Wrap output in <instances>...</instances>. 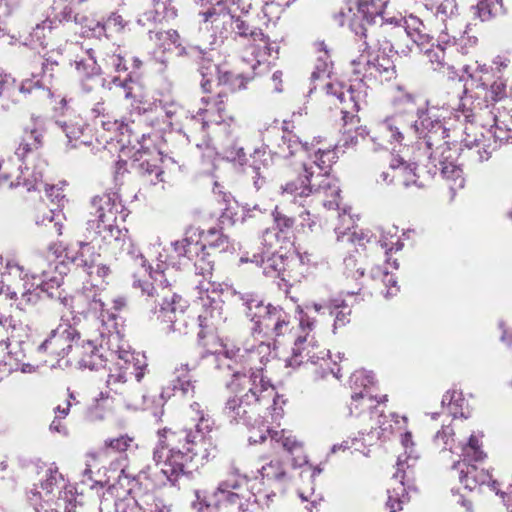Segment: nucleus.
Returning <instances> with one entry per match:
<instances>
[{
  "label": "nucleus",
  "instance_id": "nucleus-17",
  "mask_svg": "<svg viewBox=\"0 0 512 512\" xmlns=\"http://www.w3.org/2000/svg\"><path fill=\"white\" fill-rule=\"evenodd\" d=\"M247 479L237 470L231 472L226 479L222 480L213 491L206 506L214 507H235L238 512H249L255 504L250 503L243 494V488Z\"/></svg>",
  "mask_w": 512,
  "mask_h": 512
},
{
  "label": "nucleus",
  "instance_id": "nucleus-1",
  "mask_svg": "<svg viewBox=\"0 0 512 512\" xmlns=\"http://www.w3.org/2000/svg\"><path fill=\"white\" fill-rule=\"evenodd\" d=\"M396 111L379 123L381 134L390 143H401L406 137L416 138L414 159L421 163L432 177L440 175L450 182L455 191L464 187L463 171L456 164V151L449 146L450 139L462 129V142L470 150L476 149L479 162L487 161L503 143L512 142V119L500 120L493 105L466 98L462 110L430 106L410 93L400 96Z\"/></svg>",
  "mask_w": 512,
  "mask_h": 512
},
{
  "label": "nucleus",
  "instance_id": "nucleus-39",
  "mask_svg": "<svg viewBox=\"0 0 512 512\" xmlns=\"http://www.w3.org/2000/svg\"><path fill=\"white\" fill-rule=\"evenodd\" d=\"M58 65L57 61L45 59L42 62V74H33L32 79L24 80L20 85V90L26 93L32 92L33 89L50 90L54 69Z\"/></svg>",
  "mask_w": 512,
  "mask_h": 512
},
{
  "label": "nucleus",
  "instance_id": "nucleus-30",
  "mask_svg": "<svg viewBox=\"0 0 512 512\" xmlns=\"http://www.w3.org/2000/svg\"><path fill=\"white\" fill-rule=\"evenodd\" d=\"M147 153L148 148L140 143V148L137 150V154H140V157L135 159L138 162L136 169L145 182L156 185L163 181L162 175L164 172L158 164V157L146 158L144 156Z\"/></svg>",
  "mask_w": 512,
  "mask_h": 512
},
{
  "label": "nucleus",
  "instance_id": "nucleus-57",
  "mask_svg": "<svg viewBox=\"0 0 512 512\" xmlns=\"http://www.w3.org/2000/svg\"><path fill=\"white\" fill-rule=\"evenodd\" d=\"M436 20L439 23L446 22L451 18L459 17L457 14V5L454 0H444L436 9Z\"/></svg>",
  "mask_w": 512,
  "mask_h": 512
},
{
  "label": "nucleus",
  "instance_id": "nucleus-35",
  "mask_svg": "<svg viewBox=\"0 0 512 512\" xmlns=\"http://www.w3.org/2000/svg\"><path fill=\"white\" fill-rule=\"evenodd\" d=\"M211 253L206 249L202 250V252L195 257H187L189 260L194 262L195 270L198 274H201L205 279H209L207 284L200 283L198 288L200 289V299L203 302V306H206V299L210 300L212 298L209 295L211 284L210 279L212 278V272L214 269V262L210 259Z\"/></svg>",
  "mask_w": 512,
  "mask_h": 512
},
{
  "label": "nucleus",
  "instance_id": "nucleus-15",
  "mask_svg": "<svg viewBox=\"0 0 512 512\" xmlns=\"http://www.w3.org/2000/svg\"><path fill=\"white\" fill-rule=\"evenodd\" d=\"M398 425V433L401 436V444L405 449L403 455L398 456L396 464V472L393 474V481L397 484V487H393L388 490V500L386 506L390 512H397L402 510V504L406 499V488L404 479L406 477V470L410 469L416 463L418 455L414 449V443L412 441V435L406 431V417H402V420H395Z\"/></svg>",
  "mask_w": 512,
  "mask_h": 512
},
{
  "label": "nucleus",
  "instance_id": "nucleus-62",
  "mask_svg": "<svg viewBox=\"0 0 512 512\" xmlns=\"http://www.w3.org/2000/svg\"><path fill=\"white\" fill-rule=\"evenodd\" d=\"M134 440L128 435H121L117 438L106 439L104 445L107 449L115 452H124L132 446Z\"/></svg>",
  "mask_w": 512,
  "mask_h": 512
},
{
  "label": "nucleus",
  "instance_id": "nucleus-33",
  "mask_svg": "<svg viewBox=\"0 0 512 512\" xmlns=\"http://www.w3.org/2000/svg\"><path fill=\"white\" fill-rule=\"evenodd\" d=\"M311 307L317 313H328L334 317V331L350 322L351 309L345 300L333 299L324 304L313 303Z\"/></svg>",
  "mask_w": 512,
  "mask_h": 512
},
{
  "label": "nucleus",
  "instance_id": "nucleus-43",
  "mask_svg": "<svg viewBox=\"0 0 512 512\" xmlns=\"http://www.w3.org/2000/svg\"><path fill=\"white\" fill-rule=\"evenodd\" d=\"M55 124L63 133H65L69 143L78 141L83 135L86 127L83 119L79 116L74 118H67L64 116L62 119L56 120Z\"/></svg>",
  "mask_w": 512,
  "mask_h": 512
},
{
  "label": "nucleus",
  "instance_id": "nucleus-40",
  "mask_svg": "<svg viewBox=\"0 0 512 512\" xmlns=\"http://www.w3.org/2000/svg\"><path fill=\"white\" fill-rule=\"evenodd\" d=\"M119 484L124 486V482L126 481L128 484V493L129 495L123 498H119L115 502V512H140V502L139 499H135L130 495V492L133 488V482H135V478L127 472L126 467H122L120 471V475L118 476Z\"/></svg>",
  "mask_w": 512,
  "mask_h": 512
},
{
  "label": "nucleus",
  "instance_id": "nucleus-55",
  "mask_svg": "<svg viewBox=\"0 0 512 512\" xmlns=\"http://www.w3.org/2000/svg\"><path fill=\"white\" fill-rule=\"evenodd\" d=\"M260 473L263 478L268 480L284 482L287 479V473L279 460H271L262 466Z\"/></svg>",
  "mask_w": 512,
  "mask_h": 512
},
{
  "label": "nucleus",
  "instance_id": "nucleus-22",
  "mask_svg": "<svg viewBox=\"0 0 512 512\" xmlns=\"http://www.w3.org/2000/svg\"><path fill=\"white\" fill-rule=\"evenodd\" d=\"M245 354L240 355V349L224 350L215 354L216 366L218 369H227L228 371H239L240 373L250 374L251 372L261 371V358L255 347L246 349Z\"/></svg>",
  "mask_w": 512,
  "mask_h": 512
},
{
  "label": "nucleus",
  "instance_id": "nucleus-46",
  "mask_svg": "<svg viewBox=\"0 0 512 512\" xmlns=\"http://www.w3.org/2000/svg\"><path fill=\"white\" fill-rule=\"evenodd\" d=\"M75 67L80 76L93 79L101 72V66L97 63L92 50H88L84 56L75 60Z\"/></svg>",
  "mask_w": 512,
  "mask_h": 512
},
{
  "label": "nucleus",
  "instance_id": "nucleus-38",
  "mask_svg": "<svg viewBox=\"0 0 512 512\" xmlns=\"http://www.w3.org/2000/svg\"><path fill=\"white\" fill-rule=\"evenodd\" d=\"M407 37L412 41V45L420 52L427 49L430 44V36L425 32V26L422 21L414 16L407 19L402 18L401 26Z\"/></svg>",
  "mask_w": 512,
  "mask_h": 512
},
{
  "label": "nucleus",
  "instance_id": "nucleus-23",
  "mask_svg": "<svg viewBox=\"0 0 512 512\" xmlns=\"http://www.w3.org/2000/svg\"><path fill=\"white\" fill-rule=\"evenodd\" d=\"M418 178L415 161L408 160L401 154H391L388 168L380 173L376 181L384 185L399 184L409 187L413 184L419 186Z\"/></svg>",
  "mask_w": 512,
  "mask_h": 512
},
{
  "label": "nucleus",
  "instance_id": "nucleus-9",
  "mask_svg": "<svg viewBox=\"0 0 512 512\" xmlns=\"http://www.w3.org/2000/svg\"><path fill=\"white\" fill-rule=\"evenodd\" d=\"M82 297L87 301V311L93 313L107 330V348L116 356L114 364L118 369L126 371L125 374L128 377H134L136 382H140L147 367L146 357L140 352L131 351L129 347L119 344L120 335L117 331H113L116 329V316L106 309L101 293H97L92 286L85 287L79 298Z\"/></svg>",
  "mask_w": 512,
  "mask_h": 512
},
{
  "label": "nucleus",
  "instance_id": "nucleus-27",
  "mask_svg": "<svg viewBox=\"0 0 512 512\" xmlns=\"http://www.w3.org/2000/svg\"><path fill=\"white\" fill-rule=\"evenodd\" d=\"M203 107L197 111V115L192 116V121L198 124L202 130L209 123L220 124L223 121V112L225 110L224 98L221 93L216 97H203L201 99Z\"/></svg>",
  "mask_w": 512,
  "mask_h": 512
},
{
  "label": "nucleus",
  "instance_id": "nucleus-50",
  "mask_svg": "<svg viewBox=\"0 0 512 512\" xmlns=\"http://www.w3.org/2000/svg\"><path fill=\"white\" fill-rule=\"evenodd\" d=\"M54 29H56L55 21H51V18H47L41 23H38L30 33L31 43L45 47L47 45L48 36Z\"/></svg>",
  "mask_w": 512,
  "mask_h": 512
},
{
  "label": "nucleus",
  "instance_id": "nucleus-41",
  "mask_svg": "<svg viewBox=\"0 0 512 512\" xmlns=\"http://www.w3.org/2000/svg\"><path fill=\"white\" fill-rule=\"evenodd\" d=\"M259 267L262 268L263 275L267 278H281L284 281L286 280L284 276L285 258L283 255L276 253H272L266 257L262 255Z\"/></svg>",
  "mask_w": 512,
  "mask_h": 512
},
{
  "label": "nucleus",
  "instance_id": "nucleus-52",
  "mask_svg": "<svg viewBox=\"0 0 512 512\" xmlns=\"http://www.w3.org/2000/svg\"><path fill=\"white\" fill-rule=\"evenodd\" d=\"M140 512H170V506L153 493H146L139 498Z\"/></svg>",
  "mask_w": 512,
  "mask_h": 512
},
{
  "label": "nucleus",
  "instance_id": "nucleus-61",
  "mask_svg": "<svg viewBox=\"0 0 512 512\" xmlns=\"http://www.w3.org/2000/svg\"><path fill=\"white\" fill-rule=\"evenodd\" d=\"M495 4H501V0H480L474 8V14L481 21L489 20L495 10Z\"/></svg>",
  "mask_w": 512,
  "mask_h": 512
},
{
  "label": "nucleus",
  "instance_id": "nucleus-3",
  "mask_svg": "<svg viewBox=\"0 0 512 512\" xmlns=\"http://www.w3.org/2000/svg\"><path fill=\"white\" fill-rule=\"evenodd\" d=\"M195 430L184 428L177 431L163 429L158 432L159 441L153 450V460L161 473L175 484L188 473V465L199 453L197 447H204L203 458H209L216 450L210 433L214 427L211 416L197 402L190 405Z\"/></svg>",
  "mask_w": 512,
  "mask_h": 512
},
{
  "label": "nucleus",
  "instance_id": "nucleus-37",
  "mask_svg": "<svg viewBox=\"0 0 512 512\" xmlns=\"http://www.w3.org/2000/svg\"><path fill=\"white\" fill-rule=\"evenodd\" d=\"M464 27L465 24L460 17L451 18L446 22L439 23L437 41L449 46L461 45L465 40L466 31L463 30Z\"/></svg>",
  "mask_w": 512,
  "mask_h": 512
},
{
  "label": "nucleus",
  "instance_id": "nucleus-58",
  "mask_svg": "<svg viewBox=\"0 0 512 512\" xmlns=\"http://www.w3.org/2000/svg\"><path fill=\"white\" fill-rule=\"evenodd\" d=\"M454 430L451 426H443L440 431L435 435L434 441L437 446L442 447L443 450L454 452Z\"/></svg>",
  "mask_w": 512,
  "mask_h": 512
},
{
  "label": "nucleus",
  "instance_id": "nucleus-13",
  "mask_svg": "<svg viewBox=\"0 0 512 512\" xmlns=\"http://www.w3.org/2000/svg\"><path fill=\"white\" fill-rule=\"evenodd\" d=\"M387 1L359 0L357 12L351 20L350 27L355 35L364 39L365 48L381 47L380 40L376 38L378 30H384L385 25L401 26L402 18L386 17Z\"/></svg>",
  "mask_w": 512,
  "mask_h": 512
},
{
  "label": "nucleus",
  "instance_id": "nucleus-2",
  "mask_svg": "<svg viewBox=\"0 0 512 512\" xmlns=\"http://www.w3.org/2000/svg\"><path fill=\"white\" fill-rule=\"evenodd\" d=\"M278 148L284 158L299 156L303 170V174L280 186L283 197L300 206H310L319 201L328 209L339 207L340 188L330 175L331 166L337 159L331 145H321L317 138L311 143L302 142L298 136L287 134L282 137Z\"/></svg>",
  "mask_w": 512,
  "mask_h": 512
},
{
  "label": "nucleus",
  "instance_id": "nucleus-34",
  "mask_svg": "<svg viewBox=\"0 0 512 512\" xmlns=\"http://www.w3.org/2000/svg\"><path fill=\"white\" fill-rule=\"evenodd\" d=\"M487 81L483 79V77L479 78V85L477 86L478 91L476 92V97L465 96L462 98L461 106L458 110H462L463 102L466 98L470 99V101L477 102L482 101L484 104L493 105V109L495 108V102L501 100L506 95V84L503 81H495L491 84L490 89H487Z\"/></svg>",
  "mask_w": 512,
  "mask_h": 512
},
{
  "label": "nucleus",
  "instance_id": "nucleus-48",
  "mask_svg": "<svg viewBox=\"0 0 512 512\" xmlns=\"http://www.w3.org/2000/svg\"><path fill=\"white\" fill-rule=\"evenodd\" d=\"M205 244L209 252L210 250L226 252L230 249H234L233 244L230 242L229 238L222 232L214 229L209 230L205 235Z\"/></svg>",
  "mask_w": 512,
  "mask_h": 512
},
{
  "label": "nucleus",
  "instance_id": "nucleus-56",
  "mask_svg": "<svg viewBox=\"0 0 512 512\" xmlns=\"http://www.w3.org/2000/svg\"><path fill=\"white\" fill-rule=\"evenodd\" d=\"M250 427H252L248 438L250 444L262 443L267 439V437L271 439V434L274 431L271 430L263 422L259 421L257 423H254V421H252V425Z\"/></svg>",
  "mask_w": 512,
  "mask_h": 512
},
{
  "label": "nucleus",
  "instance_id": "nucleus-54",
  "mask_svg": "<svg viewBox=\"0 0 512 512\" xmlns=\"http://www.w3.org/2000/svg\"><path fill=\"white\" fill-rule=\"evenodd\" d=\"M190 368L187 364H182L176 369V380H174L173 389L181 391L182 395H187L190 391L194 390V385L191 376L189 375Z\"/></svg>",
  "mask_w": 512,
  "mask_h": 512
},
{
  "label": "nucleus",
  "instance_id": "nucleus-25",
  "mask_svg": "<svg viewBox=\"0 0 512 512\" xmlns=\"http://www.w3.org/2000/svg\"><path fill=\"white\" fill-rule=\"evenodd\" d=\"M156 37L159 41L169 42L178 48V54L180 56H187L194 61L202 64L201 69L209 70L211 68V62L213 60L212 49L209 48L208 43H202L200 45H188L181 46L179 41V34L176 30H168L158 32Z\"/></svg>",
  "mask_w": 512,
  "mask_h": 512
},
{
  "label": "nucleus",
  "instance_id": "nucleus-20",
  "mask_svg": "<svg viewBox=\"0 0 512 512\" xmlns=\"http://www.w3.org/2000/svg\"><path fill=\"white\" fill-rule=\"evenodd\" d=\"M350 383L353 390L349 405L350 415L358 416L365 409L371 410L374 407V401L379 403L387 398L384 395L383 399L376 400L372 395L371 388L374 384V375L370 371L364 369L355 371L350 377Z\"/></svg>",
  "mask_w": 512,
  "mask_h": 512
},
{
  "label": "nucleus",
  "instance_id": "nucleus-47",
  "mask_svg": "<svg viewBox=\"0 0 512 512\" xmlns=\"http://www.w3.org/2000/svg\"><path fill=\"white\" fill-rule=\"evenodd\" d=\"M95 125H100L104 131L113 132L116 135H123L125 132L130 133L134 135L135 139L138 141L136 127L131 124V118L128 122H124L113 119L110 115H108L107 118H103L95 122Z\"/></svg>",
  "mask_w": 512,
  "mask_h": 512
},
{
  "label": "nucleus",
  "instance_id": "nucleus-19",
  "mask_svg": "<svg viewBox=\"0 0 512 512\" xmlns=\"http://www.w3.org/2000/svg\"><path fill=\"white\" fill-rule=\"evenodd\" d=\"M364 47L363 53L351 61L353 72L362 75L363 79L388 82L396 77L393 61L383 54L373 56Z\"/></svg>",
  "mask_w": 512,
  "mask_h": 512
},
{
  "label": "nucleus",
  "instance_id": "nucleus-44",
  "mask_svg": "<svg viewBox=\"0 0 512 512\" xmlns=\"http://www.w3.org/2000/svg\"><path fill=\"white\" fill-rule=\"evenodd\" d=\"M441 405L443 409H447L448 414L453 418L466 417L465 415V399L461 392L457 390L447 391L442 398Z\"/></svg>",
  "mask_w": 512,
  "mask_h": 512
},
{
  "label": "nucleus",
  "instance_id": "nucleus-16",
  "mask_svg": "<svg viewBox=\"0 0 512 512\" xmlns=\"http://www.w3.org/2000/svg\"><path fill=\"white\" fill-rule=\"evenodd\" d=\"M462 459L455 462L453 469L459 472V480L469 491H473L478 486L489 484L491 475L485 469H480L478 463H481L486 454L481 449V443L476 435H471L468 442L461 446Z\"/></svg>",
  "mask_w": 512,
  "mask_h": 512
},
{
  "label": "nucleus",
  "instance_id": "nucleus-32",
  "mask_svg": "<svg viewBox=\"0 0 512 512\" xmlns=\"http://www.w3.org/2000/svg\"><path fill=\"white\" fill-rule=\"evenodd\" d=\"M271 442L280 444L288 453L296 457L293 459V465L300 467L307 463V457L303 454V442L297 439L291 431L281 430L273 431L271 434Z\"/></svg>",
  "mask_w": 512,
  "mask_h": 512
},
{
  "label": "nucleus",
  "instance_id": "nucleus-21",
  "mask_svg": "<svg viewBox=\"0 0 512 512\" xmlns=\"http://www.w3.org/2000/svg\"><path fill=\"white\" fill-rule=\"evenodd\" d=\"M361 86V82L356 84L329 82L325 85L326 93L339 102L345 122L348 118L352 120L356 116L361 103L364 102L365 93L361 90Z\"/></svg>",
  "mask_w": 512,
  "mask_h": 512
},
{
  "label": "nucleus",
  "instance_id": "nucleus-63",
  "mask_svg": "<svg viewBox=\"0 0 512 512\" xmlns=\"http://www.w3.org/2000/svg\"><path fill=\"white\" fill-rule=\"evenodd\" d=\"M251 158V167L255 168V165H259L261 169H266L270 165L272 160L271 154L268 151L267 147L265 146H261L259 148L254 149Z\"/></svg>",
  "mask_w": 512,
  "mask_h": 512
},
{
  "label": "nucleus",
  "instance_id": "nucleus-18",
  "mask_svg": "<svg viewBox=\"0 0 512 512\" xmlns=\"http://www.w3.org/2000/svg\"><path fill=\"white\" fill-rule=\"evenodd\" d=\"M80 340V333L70 324H59L51 330L44 341L38 346L39 353H45L59 360H70L76 342Z\"/></svg>",
  "mask_w": 512,
  "mask_h": 512
},
{
  "label": "nucleus",
  "instance_id": "nucleus-45",
  "mask_svg": "<svg viewBox=\"0 0 512 512\" xmlns=\"http://www.w3.org/2000/svg\"><path fill=\"white\" fill-rule=\"evenodd\" d=\"M125 372L126 371L118 369V367L113 364V367L110 368V372L106 380L107 388L116 394L125 395L128 400H133L132 395L128 393L125 387V384L131 378L128 377Z\"/></svg>",
  "mask_w": 512,
  "mask_h": 512
},
{
  "label": "nucleus",
  "instance_id": "nucleus-7",
  "mask_svg": "<svg viewBox=\"0 0 512 512\" xmlns=\"http://www.w3.org/2000/svg\"><path fill=\"white\" fill-rule=\"evenodd\" d=\"M44 134V128L36 122L32 127L24 129L15 151L17 159L0 160V187L13 188L22 185L27 191H32L42 185L47 162L42 158H37L32 166L25 164L24 168L22 162L30 154L36 153L43 147Z\"/></svg>",
  "mask_w": 512,
  "mask_h": 512
},
{
  "label": "nucleus",
  "instance_id": "nucleus-24",
  "mask_svg": "<svg viewBox=\"0 0 512 512\" xmlns=\"http://www.w3.org/2000/svg\"><path fill=\"white\" fill-rule=\"evenodd\" d=\"M107 346V334L101 331V342L96 340L81 339L76 342L70 360H66V364L77 365L79 368H87L90 370L98 369L103 366L104 359L100 352V348Z\"/></svg>",
  "mask_w": 512,
  "mask_h": 512
},
{
  "label": "nucleus",
  "instance_id": "nucleus-60",
  "mask_svg": "<svg viewBox=\"0 0 512 512\" xmlns=\"http://www.w3.org/2000/svg\"><path fill=\"white\" fill-rule=\"evenodd\" d=\"M105 24L109 37L111 38L113 34L121 33L127 26L128 22L118 13L112 12L105 19Z\"/></svg>",
  "mask_w": 512,
  "mask_h": 512
},
{
  "label": "nucleus",
  "instance_id": "nucleus-12",
  "mask_svg": "<svg viewBox=\"0 0 512 512\" xmlns=\"http://www.w3.org/2000/svg\"><path fill=\"white\" fill-rule=\"evenodd\" d=\"M245 307V315L253 322V333L277 339L291 331V316L281 307L265 304L255 293H236Z\"/></svg>",
  "mask_w": 512,
  "mask_h": 512
},
{
  "label": "nucleus",
  "instance_id": "nucleus-42",
  "mask_svg": "<svg viewBox=\"0 0 512 512\" xmlns=\"http://www.w3.org/2000/svg\"><path fill=\"white\" fill-rule=\"evenodd\" d=\"M24 93L20 90V86L16 85V81L8 74L0 72V104L3 109H8L10 103L18 101V94Z\"/></svg>",
  "mask_w": 512,
  "mask_h": 512
},
{
  "label": "nucleus",
  "instance_id": "nucleus-5",
  "mask_svg": "<svg viewBox=\"0 0 512 512\" xmlns=\"http://www.w3.org/2000/svg\"><path fill=\"white\" fill-rule=\"evenodd\" d=\"M65 256L72 261L70 255V248H64L61 243H53L48 247V258L50 255L54 256L53 260L46 259L43 256H37L34 259V271L27 272L23 266L15 261H7L5 272L2 277H11L16 280L20 286L12 287L10 284H5L3 281L0 283V297L12 301H18L17 307L21 310L25 309L26 305L36 304L39 300V290H44V285L51 283L60 286L63 275L66 273V265L63 261H58L63 252Z\"/></svg>",
  "mask_w": 512,
  "mask_h": 512
},
{
  "label": "nucleus",
  "instance_id": "nucleus-31",
  "mask_svg": "<svg viewBox=\"0 0 512 512\" xmlns=\"http://www.w3.org/2000/svg\"><path fill=\"white\" fill-rule=\"evenodd\" d=\"M153 8L145 11L138 19V23L146 25L147 22H162L173 20L177 16L175 0H151Z\"/></svg>",
  "mask_w": 512,
  "mask_h": 512
},
{
  "label": "nucleus",
  "instance_id": "nucleus-64",
  "mask_svg": "<svg viewBox=\"0 0 512 512\" xmlns=\"http://www.w3.org/2000/svg\"><path fill=\"white\" fill-rule=\"evenodd\" d=\"M397 234V228L392 227L387 232H384L379 240L381 247L385 249L386 253L388 251L400 250L402 248V244L397 239L396 242L393 241V238Z\"/></svg>",
  "mask_w": 512,
  "mask_h": 512
},
{
  "label": "nucleus",
  "instance_id": "nucleus-4",
  "mask_svg": "<svg viewBox=\"0 0 512 512\" xmlns=\"http://www.w3.org/2000/svg\"><path fill=\"white\" fill-rule=\"evenodd\" d=\"M251 3L244 0H217L207 10L200 12L205 23H210L213 35L208 42L209 48L214 50L216 46L229 36L243 38L250 43L253 62L251 68L255 75H260L269 69V58H276L278 46L270 42L260 29H252L237 14L248 13Z\"/></svg>",
  "mask_w": 512,
  "mask_h": 512
},
{
  "label": "nucleus",
  "instance_id": "nucleus-49",
  "mask_svg": "<svg viewBox=\"0 0 512 512\" xmlns=\"http://www.w3.org/2000/svg\"><path fill=\"white\" fill-rule=\"evenodd\" d=\"M370 276L373 280H380L386 287V291L383 292L386 298L396 295L399 291L397 286V280L393 274H390L387 270L377 266L372 268Z\"/></svg>",
  "mask_w": 512,
  "mask_h": 512
},
{
  "label": "nucleus",
  "instance_id": "nucleus-26",
  "mask_svg": "<svg viewBox=\"0 0 512 512\" xmlns=\"http://www.w3.org/2000/svg\"><path fill=\"white\" fill-rule=\"evenodd\" d=\"M77 245L79 251L72 257V262L82 267L92 280H104L110 274V268L98 261L100 256L92 251L94 247L85 241H78Z\"/></svg>",
  "mask_w": 512,
  "mask_h": 512
},
{
  "label": "nucleus",
  "instance_id": "nucleus-28",
  "mask_svg": "<svg viewBox=\"0 0 512 512\" xmlns=\"http://www.w3.org/2000/svg\"><path fill=\"white\" fill-rule=\"evenodd\" d=\"M309 337V332L304 336L297 337L294 347L292 348V356L288 360L289 366H299L304 362L316 364L319 359L325 361L324 356H328V352L325 353L321 351L317 354L315 352L316 345L313 343V337H311V339H309Z\"/></svg>",
  "mask_w": 512,
  "mask_h": 512
},
{
  "label": "nucleus",
  "instance_id": "nucleus-36",
  "mask_svg": "<svg viewBox=\"0 0 512 512\" xmlns=\"http://www.w3.org/2000/svg\"><path fill=\"white\" fill-rule=\"evenodd\" d=\"M159 249L160 247L157 248V256L155 260H153L154 264L149 265L148 269L145 268L146 271L149 270V277L152 281L149 282L137 280L134 282L135 287L141 289L139 283H141L142 285L145 283L149 285H154L158 290H160L163 287H171L166 277V270H168V264L166 262L167 255L163 254Z\"/></svg>",
  "mask_w": 512,
  "mask_h": 512
},
{
  "label": "nucleus",
  "instance_id": "nucleus-11",
  "mask_svg": "<svg viewBox=\"0 0 512 512\" xmlns=\"http://www.w3.org/2000/svg\"><path fill=\"white\" fill-rule=\"evenodd\" d=\"M124 207L116 193H104L92 198L90 217L86 223L87 241L93 243L102 241L111 243L126 237L127 231L123 232L117 225L118 216L123 214Z\"/></svg>",
  "mask_w": 512,
  "mask_h": 512
},
{
  "label": "nucleus",
  "instance_id": "nucleus-53",
  "mask_svg": "<svg viewBox=\"0 0 512 512\" xmlns=\"http://www.w3.org/2000/svg\"><path fill=\"white\" fill-rule=\"evenodd\" d=\"M51 21H55L56 28L59 24L74 22L77 25L84 26L88 22L87 17L75 13L71 6L65 5L59 12H57Z\"/></svg>",
  "mask_w": 512,
  "mask_h": 512
},
{
  "label": "nucleus",
  "instance_id": "nucleus-6",
  "mask_svg": "<svg viewBox=\"0 0 512 512\" xmlns=\"http://www.w3.org/2000/svg\"><path fill=\"white\" fill-rule=\"evenodd\" d=\"M226 386L233 393L223 408V414L230 422L251 426L252 421L258 422V406L268 405L271 401L276 404L275 388L261 371L249 375L235 371Z\"/></svg>",
  "mask_w": 512,
  "mask_h": 512
},
{
  "label": "nucleus",
  "instance_id": "nucleus-59",
  "mask_svg": "<svg viewBox=\"0 0 512 512\" xmlns=\"http://www.w3.org/2000/svg\"><path fill=\"white\" fill-rule=\"evenodd\" d=\"M344 273L347 277L359 280L364 276V268L359 265L355 255H349L344 259Z\"/></svg>",
  "mask_w": 512,
  "mask_h": 512
},
{
  "label": "nucleus",
  "instance_id": "nucleus-29",
  "mask_svg": "<svg viewBox=\"0 0 512 512\" xmlns=\"http://www.w3.org/2000/svg\"><path fill=\"white\" fill-rule=\"evenodd\" d=\"M203 238L205 239L203 231L198 227L191 226L185 231L184 238L174 242L172 246L180 257H195L198 256L202 250L207 249Z\"/></svg>",
  "mask_w": 512,
  "mask_h": 512
},
{
  "label": "nucleus",
  "instance_id": "nucleus-14",
  "mask_svg": "<svg viewBox=\"0 0 512 512\" xmlns=\"http://www.w3.org/2000/svg\"><path fill=\"white\" fill-rule=\"evenodd\" d=\"M32 493L42 500L35 512H76L73 487L67 485L56 467L47 469L45 479Z\"/></svg>",
  "mask_w": 512,
  "mask_h": 512
},
{
  "label": "nucleus",
  "instance_id": "nucleus-10",
  "mask_svg": "<svg viewBox=\"0 0 512 512\" xmlns=\"http://www.w3.org/2000/svg\"><path fill=\"white\" fill-rule=\"evenodd\" d=\"M184 114V108L173 99L142 102L131 111V124L136 127L137 138L144 140L151 133L162 137L180 126Z\"/></svg>",
  "mask_w": 512,
  "mask_h": 512
},
{
  "label": "nucleus",
  "instance_id": "nucleus-8",
  "mask_svg": "<svg viewBox=\"0 0 512 512\" xmlns=\"http://www.w3.org/2000/svg\"><path fill=\"white\" fill-rule=\"evenodd\" d=\"M141 293L145 297L147 308L156 315L157 319L167 323L169 330L179 334H187L190 325H195L199 321V326L203 327L202 319L221 317V304L215 298H210V308L205 311V315H199L196 320L187 315V302L171 287H163L158 290L154 285L147 283L141 284Z\"/></svg>",
  "mask_w": 512,
  "mask_h": 512
},
{
  "label": "nucleus",
  "instance_id": "nucleus-51",
  "mask_svg": "<svg viewBox=\"0 0 512 512\" xmlns=\"http://www.w3.org/2000/svg\"><path fill=\"white\" fill-rule=\"evenodd\" d=\"M447 46L438 42L437 45H431L423 51L434 71L441 70L447 64L445 61V49Z\"/></svg>",
  "mask_w": 512,
  "mask_h": 512
}]
</instances>
